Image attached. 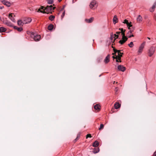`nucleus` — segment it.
Here are the masks:
<instances>
[{
  "mask_svg": "<svg viewBox=\"0 0 156 156\" xmlns=\"http://www.w3.org/2000/svg\"><path fill=\"white\" fill-rule=\"evenodd\" d=\"M118 90V89L117 87H116L115 90V93L116 94L117 93V91Z\"/></svg>",
  "mask_w": 156,
  "mask_h": 156,
  "instance_id": "43",
  "label": "nucleus"
},
{
  "mask_svg": "<svg viewBox=\"0 0 156 156\" xmlns=\"http://www.w3.org/2000/svg\"><path fill=\"white\" fill-rule=\"evenodd\" d=\"M124 32H122V37L124 38H127V37L125 36Z\"/></svg>",
  "mask_w": 156,
  "mask_h": 156,
  "instance_id": "38",
  "label": "nucleus"
},
{
  "mask_svg": "<svg viewBox=\"0 0 156 156\" xmlns=\"http://www.w3.org/2000/svg\"><path fill=\"white\" fill-rule=\"evenodd\" d=\"M156 6V1L154 3L152 7L150 9V11L151 12H153L154 11V9Z\"/></svg>",
  "mask_w": 156,
  "mask_h": 156,
  "instance_id": "11",
  "label": "nucleus"
},
{
  "mask_svg": "<svg viewBox=\"0 0 156 156\" xmlns=\"http://www.w3.org/2000/svg\"><path fill=\"white\" fill-rule=\"evenodd\" d=\"M100 106L99 105L97 104L94 106V108L97 110H100Z\"/></svg>",
  "mask_w": 156,
  "mask_h": 156,
  "instance_id": "24",
  "label": "nucleus"
},
{
  "mask_svg": "<svg viewBox=\"0 0 156 156\" xmlns=\"http://www.w3.org/2000/svg\"><path fill=\"white\" fill-rule=\"evenodd\" d=\"M147 38L148 39H149V40H150V37H147Z\"/></svg>",
  "mask_w": 156,
  "mask_h": 156,
  "instance_id": "53",
  "label": "nucleus"
},
{
  "mask_svg": "<svg viewBox=\"0 0 156 156\" xmlns=\"http://www.w3.org/2000/svg\"><path fill=\"white\" fill-rule=\"evenodd\" d=\"M155 50V48L154 47H151L148 50V55L149 56L151 57L154 54Z\"/></svg>",
  "mask_w": 156,
  "mask_h": 156,
  "instance_id": "2",
  "label": "nucleus"
},
{
  "mask_svg": "<svg viewBox=\"0 0 156 156\" xmlns=\"http://www.w3.org/2000/svg\"><path fill=\"white\" fill-rule=\"evenodd\" d=\"M118 69L119 70L121 71L122 72L124 71L126 69V68L122 65L119 66L118 67Z\"/></svg>",
  "mask_w": 156,
  "mask_h": 156,
  "instance_id": "9",
  "label": "nucleus"
},
{
  "mask_svg": "<svg viewBox=\"0 0 156 156\" xmlns=\"http://www.w3.org/2000/svg\"><path fill=\"white\" fill-rule=\"evenodd\" d=\"M128 46L130 48L132 47L133 46V42H131L128 44Z\"/></svg>",
  "mask_w": 156,
  "mask_h": 156,
  "instance_id": "35",
  "label": "nucleus"
},
{
  "mask_svg": "<svg viewBox=\"0 0 156 156\" xmlns=\"http://www.w3.org/2000/svg\"><path fill=\"white\" fill-rule=\"evenodd\" d=\"M53 25L52 24H50L48 27V29L49 30H51L53 28Z\"/></svg>",
  "mask_w": 156,
  "mask_h": 156,
  "instance_id": "25",
  "label": "nucleus"
},
{
  "mask_svg": "<svg viewBox=\"0 0 156 156\" xmlns=\"http://www.w3.org/2000/svg\"><path fill=\"white\" fill-rule=\"evenodd\" d=\"M34 33L33 32H31L30 33V35L31 37H34Z\"/></svg>",
  "mask_w": 156,
  "mask_h": 156,
  "instance_id": "45",
  "label": "nucleus"
},
{
  "mask_svg": "<svg viewBox=\"0 0 156 156\" xmlns=\"http://www.w3.org/2000/svg\"><path fill=\"white\" fill-rule=\"evenodd\" d=\"M154 156H156V151L153 154Z\"/></svg>",
  "mask_w": 156,
  "mask_h": 156,
  "instance_id": "47",
  "label": "nucleus"
},
{
  "mask_svg": "<svg viewBox=\"0 0 156 156\" xmlns=\"http://www.w3.org/2000/svg\"><path fill=\"white\" fill-rule=\"evenodd\" d=\"M94 18L91 17L89 19H86L85 20V21L87 23H91L93 22V21L94 20Z\"/></svg>",
  "mask_w": 156,
  "mask_h": 156,
  "instance_id": "15",
  "label": "nucleus"
},
{
  "mask_svg": "<svg viewBox=\"0 0 156 156\" xmlns=\"http://www.w3.org/2000/svg\"><path fill=\"white\" fill-rule=\"evenodd\" d=\"M55 8V7H53L52 5L47 6L44 9V11H40L41 12L44 13L48 14L50 13L51 14L54 11H53Z\"/></svg>",
  "mask_w": 156,
  "mask_h": 156,
  "instance_id": "1",
  "label": "nucleus"
},
{
  "mask_svg": "<svg viewBox=\"0 0 156 156\" xmlns=\"http://www.w3.org/2000/svg\"><path fill=\"white\" fill-rule=\"evenodd\" d=\"M113 51H114V53H113L112 54V55H115V56H116V53L117 52V53L118 52L119 50H116L115 48H114Z\"/></svg>",
  "mask_w": 156,
  "mask_h": 156,
  "instance_id": "31",
  "label": "nucleus"
},
{
  "mask_svg": "<svg viewBox=\"0 0 156 156\" xmlns=\"http://www.w3.org/2000/svg\"><path fill=\"white\" fill-rule=\"evenodd\" d=\"M80 137V133H78V134H77V136L76 137V139L73 140L74 142L75 143L76 142V141L79 140Z\"/></svg>",
  "mask_w": 156,
  "mask_h": 156,
  "instance_id": "23",
  "label": "nucleus"
},
{
  "mask_svg": "<svg viewBox=\"0 0 156 156\" xmlns=\"http://www.w3.org/2000/svg\"><path fill=\"white\" fill-rule=\"evenodd\" d=\"M145 44V42H144L139 47V49L138 51L139 53H141L143 50V49L144 47V45Z\"/></svg>",
  "mask_w": 156,
  "mask_h": 156,
  "instance_id": "4",
  "label": "nucleus"
},
{
  "mask_svg": "<svg viewBox=\"0 0 156 156\" xmlns=\"http://www.w3.org/2000/svg\"><path fill=\"white\" fill-rule=\"evenodd\" d=\"M55 18V16H53V15H51L49 16V19L50 20L52 21H53L54 20Z\"/></svg>",
  "mask_w": 156,
  "mask_h": 156,
  "instance_id": "30",
  "label": "nucleus"
},
{
  "mask_svg": "<svg viewBox=\"0 0 156 156\" xmlns=\"http://www.w3.org/2000/svg\"><path fill=\"white\" fill-rule=\"evenodd\" d=\"M27 23H26L25 20H24L22 21L21 20H19L17 21V24L20 27L23 26V24H26Z\"/></svg>",
  "mask_w": 156,
  "mask_h": 156,
  "instance_id": "8",
  "label": "nucleus"
},
{
  "mask_svg": "<svg viewBox=\"0 0 156 156\" xmlns=\"http://www.w3.org/2000/svg\"><path fill=\"white\" fill-rule=\"evenodd\" d=\"M41 36L40 35H36L34 37V39L35 41H39L40 39Z\"/></svg>",
  "mask_w": 156,
  "mask_h": 156,
  "instance_id": "10",
  "label": "nucleus"
},
{
  "mask_svg": "<svg viewBox=\"0 0 156 156\" xmlns=\"http://www.w3.org/2000/svg\"><path fill=\"white\" fill-rule=\"evenodd\" d=\"M114 41H112V43H114L115 40L118 38L119 36L118 35H116V34H114Z\"/></svg>",
  "mask_w": 156,
  "mask_h": 156,
  "instance_id": "28",
  "label": "nucleus"
},
{
  "mask_svg": "<svg viewBox=\"0 0 156 156\" xmlns=\"http://www.w3.org/2000/svg\"><path fill=\"white\" fill-rule=\"evenodd\" d=\"M2 3L7 7H9L11 5V3L8 1L5 0H3L2 1Z\"/></svg>",
  "mask_w": 156,
  "mask_h": 156,
  "instance_id": "7",
  "label": "nucleus"
},
{
  "mask_svg": "<svg viewBox=\"0 0 156 156\" xmlns=\"http://www.w3.org/2000/svg\"><path fill=\"white\" fill-rule=\"evenodd\" d=\"M47 1L49 4H52L53 2V0H47Z\"/></svg>",
  "mask_w": 156,
  "mask_h": 156,
  "instance_id": "34",
  "label": "nucleus"
},
{
  "mask_svg": "<svg viewBox=\"0 0 156 156\" xmlns=\"http://www.w3.org/2000/svg\"><path fill=\"white\" fill-rule=\"evenodd\" d=\"M92 137V136L90 134H87L86 136V138H87L88 137L91 138Z\"/></svg>",
  "mask_w": 156,
  "mask_h": 156,
  "instance_id": "40",
  "label": "nucleus"
},
{
  "mask_svg": "<svg viewBox=\"0 0 156 156\" xmlns=\"http://www.w3.org/2000/svg\"><path fill=\"white\" fill-rule=\"evenodd\" d=\"M128 40V38L122 37V39L119 41V42L121 44H124Z\"/></svg>",
  "mask_w": 156,
  "mask_h": 156,
  "instance_id": "6",
  "label": "nucleus"
},
{
  "mask_svg": "<svg viewBox=\"0 0 156 156\" xmlns=\"http://www.w3.org/2000/svg\"><path fill=\"white\" fill-rule=\"evenodd\" d=\"M12 15H13V13H11L10 14H9V16H8L9 17V18H10L11 19V20L12 21L14 22H15V20L14 18Z\"/></svg>",
  "mask_w": 156,
  "mask_h": 156,
  "instance_id": "13",
  "label": "nucleus"
},
{
  "mask_svg": "<svg viewBox=\"0 0 156 156\" xmlns=\"http://www.w3.org/2000/svg\"><path fill=\"white\" fill-rule=\"evenodd\" d=\"M123 23L126 24V25H127L129 23L128 22V21L127 20H124V22H122Z\"/></svg>",
  "mask_w": 156,
  "mask_h": 156,
  "instance_id": "37",
  "label": "nucleus"
},
{
  "mask_svg": "<svg viewBox=\"0 0 156 156\" xmlns=\"http://www.w3.org/2000/svg\"><path fill=\"white\" fill-rule=\"evenodd\" d=\"M115 83V81H114V84Z\"/></svg>",
  "mask_w": 156,
  "mask_h": 156,
  "instance_id": "55",
  "label": "nucleus"
},
{
  "mask_svg": "<svg viewBox=\"0 0 156 156\" xmlns=\"http://www.w3.org/2000/svg\"><path fill=\"white\" fill-rule=\"evenodd\" d=\"M112 45H113V44H112V48H113V49H114V48H115V47H113V46H112Z\"/></svg>",
  "mask_w": 156,
  "mask_h": 156,
  "instance_id": "49",
  "label": "nucleus"
},
{
  "mask_svg": "<svg viewBox=\"0 0 156 156\" xmlns=\"http://www.w3.org/2000/svg\"><path fill=\"white\" fill-rule=\"evenodd\" d=\"M129 30V31L127 33V35H129L130 34H132V32L134 30V27H133L132 30Z\"/></svg>",
  "mask_w": 156,
  "mask_h": 156,
  "instance_id": "32",
  "label": "nucleus"
},
{
  "mask_svg": "<svg viewBox=\"0 0 156 156\" xmlns=\"http://www.w3.org/2000/svg\"><path fill=\"white\" fill-rule=\"evenodd\" d=\"M142 20V18L141 16L139 15L137 18V21L138 23H140Z\"/></svg>",
  "mask_w": 156,
  "mask_h": 156,
  "instance_id": "17",
  "label": "nucleus"
},
{
  "mask_svg": "<svg viewBox=\"0 0 156 156\" xmlns=\"http://www.w3.org/2000/svg\"><path fill=\"white\" fill-rule=\"evenodd\" d=\"M25 20L26 23H28L31 21V19L30 18H27Z\"/></svg>",
  "mask_w": 156,
  "mask_h": 156,
  "instance_id": "27",
  "label": "nucleus"
},
{
  "mask_svg": "<svg viewBox=\"0 0 156 156\" xmlns=\"http://www.w3.org/2000/svg\"><path fill=\"white\" fill-rule=\"evenodd\" d=\"M120 107V105L118 103L116 102L114 105V107L115 108L118 109Z\"/></svg>",
  "mask_w": 156,
  "mask_h": 156,
  "instance_id": "18",
  "label": "nucleus"
},
{
  "mask_svg": "<svg viewBox=\"0 0 156 156\" xmlns=\"http://www.w3.org/2000/svg\"><path fill=\"white\" fill-rule=\"evenodd\" d=\"M113 23L115 24L116 23H117L118 22V19L117 18V16L115 15L113 19Z\"/></svg>",
  "mask_w": 156,
  "mask_h": 156,
  "instance_id": "14",
  "label": "nucleus"
},
{
  "mask_svg": "<svg viewBox=\"0 0 156 156\" xmlns=\"http://www.w3.org/2000/svg\"><path fill=\"white\" fill-rule=\"evenodd\" d=\"M90 6L91 9H92L93 7L96 8L97 6L96 1L95 0L92 1L90 3Z\"/></svg>",
  "mask_w": 156,
  "mask_h": 156,
  "instance_id": "3",
  "label": "nucleus"
},
{
  "mask_svg": "<svg viewBox=\"0 0 156 156\" xmlns=\"http://www.w3.org/2000/svg\"><path fill=\"white\" fill-rule=\"evenodd\" d=\"M64 9V6L63 7L62 9H61V10H62L63 9Z\"/></svg>",
  "mask_w": 156,
  "mask_h": 156,
  "instance_id": "54",
  "label": "nucleus"
},
{
  "mask_svg": "<svg viewBox=\"0 0 156 156\" xmlns=\"http://www.w3.org/2000/svg\"><path fill=\"white\" fill-rule=\"evenodd\" d=\"M93 146L94 147H97L99 145V142L97 141H95L93 144Z\"/></svg>",
  "mask_w": 156,
  "mask_h": 156,
  "instance_id": "20",
  "label": "nucleus"
},
{
  "mask_svg": "<svg viewBox=\"0 0 156 156\" xmlns=\"http://www.w3.org/2000/svg\"><path fill=\"white\" fill-rule=\"evenodd\" d=\"M5 24L8 26L9 27H12L13 26L12 24L10 22L8 21H6L5 23Z\"/></svg>",
  "mask_w": 156,
  "mask_h": 156,
  "instance_id": "19",
  "label": "nucleus"
},
{
  "mask_svg": "<svg viewBox=\"0 0 156 156\" xmlns=\"http://www.w3.org/2000/svg\"><path fill=\"white\" fill-rule=\"evenodd\" d=\"M44 7L43 6H41V8L39 9H38V10L37 11L38 12H41L40 11H41V10H40L41 9H44Z\"/></svg>",
  "mask_w": 156,
  "mask_h": 156,
  "instance_id": "39",
  "label": "nucleus"
},
{
  "mask_svg": "<svg viewBox=\"0 0 156 156\" xmlns=\"http://www.w3.org/2000/svg\"><path fill=\"white\" fill-rule=\"evenodd\" d=\"M3 7H0V8L1 9H2L3 8Z\"/></svg>",
  "mask_w": 156,
  "mask_h": 156,
  "instance_id": "51",
  "label": "nucleus"
},
{
  "mask_svg": "<svg viewBox=\"0 0 156 156\" xmlns=\"http://www.w3.org/2000/svg\"><path fill=\"white\" fill-rule=\"evenodd\" d=\"M65 14V11H64L62 13V15L61 16L62 19L64 17Z\"/></svg>",
  "mask_w": 156,
  "mask_h": 156,
  "instance_id": "44",
  "label": "nucleus"
},
{
  "mask_svg": "<svg viewBox=\"0 0 156 156\" xmlns=\"http://www.w3.org/2000/svg\"><path fill=\"white\" fill-rule=\"evenodd\" d=\"M99 151V149L98 148H94L92 152L96 154Z\"/></svg>",
  "mask_w": 156,
  "mask_h": 156,
  "instance_id": "22",
  "label": "nucleus"
},
{
  "mask_svg": "<svg viewBox=\"0 0 156 156\" xmlns=\"http://www.w3.org/2000/svg\"><path fill=\"white\" fill-rule=\"evenodd\" d=\"M120 33H121L120 32H116V34H117V35H119V34H120Z\"/></svg>",
  "mask_w": 156,
  "mask_h": 156,
  "instance_id": "46",
  "label": "nucleus"
},
{
  "mask_svg": "<svg viewBox=\"0 0 156 156\" xmlns=\"http://www.w3.org/2000/svg\"><path fill=\"white\" fill-rule=\"evenodd\" d=\"M111 37L110 39L111 40V42H112V41L113 38H114V34L113 33H111L110 34Z\"/></svg>",
  "mask_w": 156,
  "mask_h": 156,
  "instance_id": "29",
  "label": "nucleus"
},
{
  "mask_svg": "<svg viewBox=\"0 0 156 156\" xmlns=\"http://www.w3.org/2000/svg\"><path fill=\"white\" fill-rule=\"evenodd\" d=\"M133 27L132 26V27H131V29H130V30H132V29H133Z\"/></svg>",
  "mask_w": 156,
  "mask_h": 156,
  "instance_id": "50",
  "label": "nucleus"
},
{
  "mask_svg": "<svg viewBox=\"0 0 156 156\" xmlns=\"http://www.w3.org/2000/svg\"><path fill=\"white\" fill-rule=\"evenodd\" d=\"M154 18H155V20H156V14L155 15Z\"/></svg>",
  "mask_w": 156,
  "mask_h": 156,
  "instance_id": "48",
  "label": "nucleus"
},
{
  "mask_svg": "<svg viewBox=\"0 0 156 156\" xmlns=\"http://www.w3.org/2000/svg\"><path fill=\"white\" fill-rule=\"evenodd\" d=\"M6 30V29L3 27H0V32H4Z\"/></svg>",
  "mask_w": 156,
  "mask_h": 156,
  "instance_id": "21",
  "label": "nucleus"
},
{
  "mask_svg": "<svg viewBox=\"0 0 156 156\" xmlns=\"http://www.w3.org/2000/svg\"><path fill=\"white\" fill-rule=\"evenodd\" d=\"M110 57V55H108L104 60L105 62L106 63H107L109 62Z\"/></svg>",
  "mask_w": 156,
  "mask_h": 156,
  "instance_id": "12",
  "label": "nucleus"
},
{
  "mask_svg": "<svg viewBox=\"0 0 156 156\" xmlns=\"http://www.w3.org/2000/svg\"><path fill=\"white\" fill-rule=\"evenodd\" d=\"M123 54V53H121L120 52V50H119V51L118 52V55H117L118 57V59L119 60V62H121V57H122V55Z\"/></svg>",
  "mask_w": 156,
  "mask_h": 156,
  "instance_id": "5",
  "label": "nucleus"
},
{
  "mask_svg": "<svg viewBox=\"0 0 156 156\" xmlns=\"http://www.w3.org/2000/svg\"><path fill=\"white\" fill-rule=\"evenodd\" d=\"M132 22H130V23H129L127 25V27H128V28L129 30H130L131 29V27H132L133 26V25L131 24Z\"/></svg>",
  "mask_w": 156,
  "mask_h": 156,
  "instance_id": "26",
  "label": "nucleus"
},
{
  "mask_svg": "<svg viewBox=\"0 0 156 156\" xmlns=\"http://www.w3.org/2000/svg\"><path fill=\"white\" fill-rule=\"evenodd\" d=\"M119 30H120L121 32V33H122V32H125V30H124L123 28H119Z\"/></svg>",
  "mask_w": 156,
  "mask_h": 156,
  "instance_id": "41",
  "label": "nucleus"
},
{
  "mask_svg": "<svg viewBox=\"0 0 156 156\" xmlns=\"http://www.w3.org/2000/svg\"><path fill=\"white\" fill-rule=\"evenodd\" d=\"M62 0H58L59 2H60Z\"/></svg>",
  "mask_w": 156,
  "mask_h": 156,
  "instance_id": "52",
  "label": "nucleus"
},
{
  "mask_svg": "<svg viewBox=\"0 0 156 156\" xmlns=\"http://www.w3.org/2000/svg\"><path fill=\"white\" fill-rule=\"evenodd\" d=\"M127 36L129 38H130L131 37H133L134 36L133 35V34H130H130H129V35H127Z\"/></svg>",
  "mask_w": 156,
  "mask_h": 156,
  "instance_id": "42",
  "label": "nucleus"
},
{
  "mask_svg": "<svg viewBox=\"0 0 156 156\" xmlns=\"http://www.w3.org/2000/svg\"><path fill=\"white\" fill-rule=\"evenodd\" d=\"M104 127V125L102 124H101L100 125V127L99 128V130H101L102 129H103Z\"/></svg>",
  "mask_w": 156,
  "mask_h": 156,
  "instance_id": "36",
  "label": "nucleus"
},
{
  "mask_svg": "<svg viewBox=\"0 0 156 156\" xmlns=\"http://www.w3.org/2000/svg\"><path fill=\"white\" fill-rule=\"evenodd\" d=\"M115 55H114V56H112V58H113V59H116V62H119V59H118V57L116 55V56H115Z\"/></svg>",
  "mask_w": 156,
  "mask_h": 156,
  "instance_id": "33",
  "label": "nucleus"
},
{
  "mask_svg": "<svg viewBox=\"0 0 156 156\" xmlns=\"http://www.w3.org/2000/svg\"><path fill=\"white\" fill-rule=\"evenodd\" d=\"M14 28L17 30L18 31L21 32L23 30V28L21 27H18L16 26H15L13 27Z\"/></svg>",
  "mask_w": 156,
  "mask_h": 156,
  "instance_id": "16",
  "label": "nucleus"
}]
</instances>
